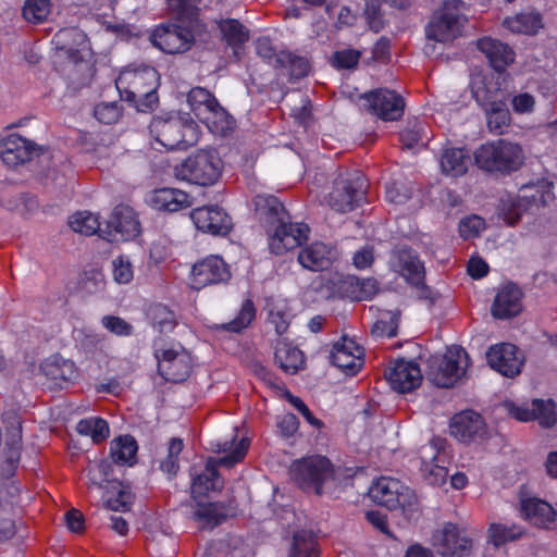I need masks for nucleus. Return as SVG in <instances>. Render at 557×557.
<instances>
[{
  "label": "nucleus",
  "mask_w": 557,
  "mask_h": 557,
  "mask_svg": "<svg viewBox=\"0 0 557 557\" xmlns=\"http://www.w3.org/2000/svg\"><path fill=\"white\" fill-rule=\"evenodd\" d=\"M160 75L153 66L125 67L115 79L121 100L138 112L152 111L158 104Z\"/></svg>",
  "instance_id": "obj_1"
},
{
  "label": "nucleus",
  "mask_w": 557,
  "mask_h": 557,
  "mask_svg": "<svg viewBox=\"0 0 557 557\" xmlns=\"http://www.w3.org/2000/svg\"><path fill=\"white\" fill-rule=\"evenodd\" d=\"M149 131L166 150H186L196 145L200 136L198 124L189 116H154Z\"/></svg>",
  "instance_id": "obj_2"
},
{
  "label": "nucleus",
  "mask_w": 557,
  "mask_h": 557,
  "mask_svg": "<svg viewBox=\"0 0 557 557\" xmlns=\"http://www.w3.org/2000/svg\"><path fill=\"white\" fill-rule=\"evenodd\" d=\"M523 159L520 145L505 139L483 144L474 151V162L479 169L500 175L518 171Z\"/></svg>",
  "instance_id": "obj_3"
},
{
  "label": "nucleus",
  "mask_w": 557,
  "mask_h": 557,
  "mask_svg": "<svg viewBox=\"0 0 557 557\" xmlns=\"http://www.w3.org/2000/svg\"><path fill=\"white\" fill-rule=\"evenodd\" d=\"M223 161L215 149H199L174 166L177 180L212 186L222 175Z\"/></svg>",
  "instance_id": "obj_4"
},
{
  "label": "nucleus",
  "mask_w": 557,
  "mask_h": 557,
  "mask_svg": "<svg viewBox=\"0 0 557 557\" xmlns=\"http://www.w3.org/2000/svg\"><path fill=\"white\" fill-rule=\"evenodd\" d=\"M153 47L168 54H181L189 51L197 41L208 42L211 35L197 34L191 27L170 21L157 25L150 34Z\"/></svg>",
  "instance_id": "obj_5"
},
{
  "label": "nucleus",
  "mask_w": 557,
  "mask_h": 557,
  "mask_svg": "<svg viewBox=\"0 0 557 557\" xmlns=\"http://www.w3.org/2000/svg\"><path fill=\"white\" fill-rule=\"evenodd\" d=\"M293 482L304 492L322 495L324 483L333 478L334 468L329 458L321 455L294 460L289 467Z\"/></svg>",
  "instance_id": "obj_6"
},
{
  "label": "nucleus",
  "mask_w": 557,
  "mask_h": 557,
  "mask_svg": "<svg viewBox=\"0 0 557 557\" xmlns=\"http://www.w3.org/2000/svg\"><path fill=\"white\" fill-rule=\"evenodd\" d=\"M367 188V180L361 172L341 173L329 194V206L336 212H350L366 202Z\"/></svg>",
  "instance_id": "obj_7"
},
{
  "label": "nucleus",
  "mask_w": 557,
  "mask_h": 557,
  "mask_svg": "<svg viewBox=\"0 0 557 557\" xmlns=\"http://www.w3.org/2000/svg\"><path fill=\"white\" fill-rule=\"evenodd\" d=\"M462 7L461 0H445L425 26L426 38L442 44L456 39L467 22Z\"/></svg>",
  "instance_id": "obj_8"
},
{
  "label": "nucleus",
  "mask_w": 557,
  "mask_h": 557,
  "mask_svg": "<svg viewBox=\"0 0 557 557\" xmlns=\"http://www.w3.org/2000/svg\"><path fill=\"white\" fill-rule=\"evenodd\" d=\"M369 496L380 506L389 510H410L417 503L414 492L399 480L381 476L369 488Z\"/></svg>",
  "instance_id": "obj_9"
},
{
  "label": "nucleus",
  "mask_w": 557,
  "mask_h": 557,
  "mask_svg": "<svg viewBox=\"0 0 557 557\" xmlns=\"http://www.w3.org/2000/svg\"><path fill=\"white\" fill-rule=\"evenodd\" d=\"M446 444L445 438L434 436L420 448V470L425 482L434 486H442L448 478L449 456Z\"/></svg>",
  "instance_id": "obj_10"
},
{
  "label": "nucleus",
  "mask_w": 557,
  "mask_h": 557,
  "mask_svg": "<svg viewBox=\"0 0 557 557\" xmlns=\"http://www.w3.org/2000/svg\"><path fill=\"white\" fill-rule=\"evenodd\" d=\"M232 277L230 264L219 255L196 261L190 271V287L200 290L208 286L225 285Z\"/></svg>",
  "instance_id": "obj_11"
},
{
  "label": "nucleus",
  "mask_w": 557,
  "mask_h": 557,
  "mask_svg": "<svg viewBox=\"0 0 557 557\" xmlns=\"http://www.w3.org/2000/svg\"><path fill=\"white\" fill-rule=\"evenodd\" d=\"M310 228L304 222H292L290 216L267 233L270 251L276 256L302 246L309 237Z\"/></svg>",
  "instance_id": "obj_12"
},
{
  "label": "nucleus",
  "mask_w": 557,
  "mask_h": 557,
  "mask_svg": "<svg viewBox=\"0 0 557 557\" xmlns=\"http://www.w3.org/2000/svg\"><path fill=\"white\" fill-rule=\"evenodd\" d=\"M154 357L158 361L159 375L168 382L182 383L191 372V357L182 346L178 349H157Z\"/></svg>",
  "instance_id": "obj_13"
},
{
  "label": "nucleus",
  "mask_w": 557,
  "mask_h": 557,
  "mask_svg": "<svg viewBox=\"0 0 557 557\" xmlns=\"http://www.w3.org/2000/svg\"><path fill=\"white\" fill-rule=\"evenodd\" d=\"M363 106L383 121H398L404 115V98L394 90L379 88L362 96Z\"/></svg>",
  "instance_id": "obj_14"
},
{
  "label": "nucleus",
  "mask_w": 557,
  "mask_h": 557,
  "mask_svg": "<svg viewBox=\"0 0 557 557\" xmlns=\"http://www.w3.org/2000/svg\"><path fill=\"white\" fill-rule=\"evenodd\" d=\"M104 238L109 242H125L140 234V222L136 212L126 205H117L108 222Z\"/></svg>",
  "instance_id": "obj_15"
},
{
  "label": "nucleus",
  "mask_w": 557,
  "mask_h": 557,
  "mask_svg": "<svg viewBox=\"0 0 557 557\" xmlns=\"http://www.w3.org/2000/svg\"><path fill=\"white\" fill-rule=\"evenodd\" d=\"M190 219L198 231L213 236H226L233 230L232 218L216 205L193 209Z\"/></svg>",
  "instance_id": "obj_16"
},
{
  "label": "nucleus",
  "mask_w": 557,
  "mask_h": 557,
  "mask_svg": "<svg viewBox=\"0 0 557 557\" xmlns=\"http://www.w3.org/2000/svg\"><path fill=\"white\" fill-rule=\"evenodd\" d=\"M384 375L389 386L400 394L417 389L423 379L420 366L404 358L392 361Z\"/></svg>",
  "instance_id": "obj_17"
},
{
  "label": "nucleus",
  "mask_w": 557,
  "mask_h": 557,
  "mask_svg": "<svg viewBox=\"0 0 557 557\" xmlns=\"http://www.w3.org/2000/svg\"><path fill=\"white\" fill-rule=\"evenodd\" d=\"M364 349L347 336L341 337L332 346L331 363L346 375H356L364 363Z\"/></svg>",
  "instance_id": "obj_18"
},
{
  "label": "nucleus",
  "mask_w": 557,
  "mask_h": 557,
  "mask_svg": "<svg viewBox=\"0 0 557 557\" xmlns=\"http://www.w3.org/2000/svg\"><path fill=\"white\" fill-rule=\"evenodd\" d=\"M450 433L461 443H472L486 437L487 426L480 413L466 410L451 418Z\"/></svg>",
  "instance_id": "obj_19"
},
{
  "label": "nucleus",
  "mask_w": 557,
  "mask_h": 557,
  "mask_svg": "<svg viewBox=\"0 0 557 557\" xmlns=\"http://www.w3.org/2000/svg\"><path fill=\"white\" fill-rule=\"evenodd\" d=\"M201 0H166L171 20L191 27L195 33L210 34L209 24L203 18Z\"/></svg>",
  "instance_id": "obj_20"
},
{
  "label": "nucleus",
  "mask_w": 557,
  "mask_h": 557,
  "mask_svg": "<svg viewBox=\"0 0 557 557\" xmlns=\"http://www.w3.org/2000/svg\"><path fill=\"white\" fill-rule=\"evenodd\" d=\"M488 366L507 377H513L521 372L522 361L518 357V347L510 343L493 345L486 351Z\"/></svg>",
  "instance_id": "obj_21"
},
{
  "label": "nucleus",
  "mask_w": 557,
  "mask_h": 557,
  "mask_svg": "<svg viewBox=\"0 0 557 557\" xmlns=\"http://www.w3.org/2000/svg\"><path fill=\"white\" fill-rule=\"evenodd\" d=\"M37 145L25 137L12 133L0 141V158L9 168H15L30 161Z\"/></svg>",
  "instance_id": "obj_22"
},
{
  "label": "nucleus",
  "mask_w": 557,
  "mask_h": 557,
  "mask_svg": "<svg viewBox=\"0 0 557 557\" xmlns=\"http://www.w3.org/2000/svg\"><path fill=\"white\" fill-rule=\"evenodd\" d=\"M147 203L156 211L174 213L189 208L193 205V198L178 188L161 187L148 194Z\"/></svg>",
  "instance_id": "obj_23"
},
{
  "label": "nucleus",
  "mask_w": 557,
  "mask_h": 557,
  "mask_svg": "<svg viewBox=\"0 0 557 557\" xmlns=\"http://www.w3.org/2000/svg\"><path fill=\"white\" fill-rule=\"evenodd\" d=\"M237 504L234 500L228 502H197L193 510V519L201 524L202 528L213 529L227 518L236 516Z\"/></svg>",
  "instance_id": "obj_24"
},
{
  "label": "nucleus",
  "mask_w": 557,
  "mask_h": 557,
  "mask_svg": "<svg viewBox=\"0 0 557 557\" xmlns=\"http://www.w3.org/2000/svg\"><path fill=\"white\" fill-rule=\"evenodd\" d=\"M523 293L515 283H507L498 289L491 312L495 319L505 320L518 315L522 310Z\"/></svg>",
  "instance_id": "obj_25"
},
{
  "label": "nucleus",
  "mask_w": 557,
  "mask_h": 557,
  "mask_svg": "<svg viewBox=\"0 0 557 557\" xmlns=\"http://www.w3.org/2000/svg\"><path fill=\"white\" fill-rule=\"evenodd\" d=\"M520 511L524 520L537 528H557V511L545 500L536 497L523 498L520 502Z\"/></svg>",
  "instance_id": "obj_26"
},
{
  "label": "nucleus",
  "mask_w": 557,
  "mask_h": 557,
  "mask_svg": "<svg viewBox=\"0 0 557 557\" xmlns=\"http://www.w3.org/2000/svg\"><path fill=\"white\" fill-rule=\"evenodd\" d=\"M253 205L256 214L265 233L289 218L284 205L273 195H257L253 198Z\"/></svg>",
  "instance_id": "obj_27"
},
{
  "label": "nucleus",
  "mask_w": 557,
  "mask_h": 557,
  "mask_svg": "<svg viewBox=\"0 0 557 557\" xmlns=\"http://www.w3.org/2000/svg\"><path fill=\"white\" fill-rule=\"evenodd\" d=\"M476 48L486 57L490 65L498 74H504L506 67L513 63L516 58V53L509 45L491 37L478 39Z\"/></svg>",
  "instance_id": "obj_28"
},
{
  "label": "nucleus",
  "mask_w": 557,
  "mask_h": 557,
  "mask_svg": "<svg viewBox=\"0 0 557 557\" xmlns=\"http://www.w3.org/2000/svg\"><path fill=\"white\" fill-rule=\"evenodd\" d=\"M440 546L444 557H463L469 555L472 541L463 530L448 522L443 527Z\"/></svg>",
  "instance_id": "obj_29"
},
{
  "label": "nucleus",
  "mask_w": 557,
  "mask_h": 557,
  "mask_svg": "<svg viewBox=\"0 0 557 557\" xmlns=\"http://www.w3.org/2000/svg\"><path fill=\"white\" fill-rule=\"evenodd\" d=\"M504 83L505 77H503V74H498L497 77H484L481 84L472 90L478 104L484 109L507 102L509 94L504 88Z\"/></svg>",
  "instance_id": "obj_30"
},
{
  "label": "nucleus",
  "mask_w": 557,
  "mask_h": 557,
  "mask_svg": "<svg viewBox=\"0 0 557 557\" xmlns=\"http://www.w3.org/2000/svg\"><path fill=\"white\" fill-rule=\"evenodd\" d=\"M334 259L333 249L321 242L310 244L298 253V262L305 269L315 272L330 269Z\"/></svg>",
  "instance_id": "obj_31"
},
{
  "label": "nucleus",
  "mask_w": 557,
  "mask_h": 557,
  "mask_svg": "<svg viewBox=\"0 0 557 557\" xmlns=\"http://www.w3.org/2000/svg\"><path fill=\"white\" fill-rule=\"evenodd\" d=\"M469 356L463 348L456 351H449L442 360L438 373L435 376L436 384L441 387H451L465 374L466 370L461 367L462 361H467Z\"/></svg>",
  "instance_id": "obj_32"
},
{
  "label": "nucleus",
  "mask_w": 557,
  "mask_h": 557,
  "mask_svg": "<svg viewBox=\"0 0 557 557\" xmlns=\"http://www.w3.org/2000/svg\"><path fill=\"white\" fill-rule=\"evenodd\" d=\"M397 267L400 275L411 286L421 285L425 278L424 263L410 248H401L397 251Z\"/></svg>",
  "instance_id": "obj_33"
},
{
  "label": "nucleus",
  "mask_w": 557,
  "mask_h": 557,
  "mask_svg": "<svg viewBox=\"0 0 557 557\" xmlns=\"http://www.w3.org/2000/svg\"><path fill=\"white\" fill-rule=\"evenodd\" d=\"M44 373L60 386L75 382L78 377V369L74 361L60 355L52 356L42 364Z\"/></svg>",
  "instance_id": "obj_34"
},
{
  "label": "nucleus",
  "mask_w": 557,
  "mask_h": 557,
  "mask_svg": "<svg viewBox=\"0 0 557 557\" xmlns=\"http://www.w3.org/2000/svg\"><path fill=\"white\" fill-rule=\"evenodd\" d=\"M275 362L288 374H295L305 368L306 359L304 352L290 343L278 341L274 351Z\"/></svg>",
  "instance_id": "obj_35"
},
{
  "label": "nucleus",
  "mask_w": 557,
  "mask_h": 557,
  "mask_svg": "<svg viewBox=\"0 0 557 557\" xmlns=\"http://www.w3.org/2000/svg\"><path fill=\"white\" fill-rule=\"evenodd\" d=\"M470 160V154L465 148H446L441 154V170L446 176L460 177L467 173Z\"/></svg>",
  "instance_id": "obj_36"
},
{
  "label": "nucleus",
  "mask_w": 557,
  "mask_h": 557,
  "mask_svg": "<svg viewBox=\"0 0 557 557\" xmlns=\"http://www.w3.org/2000/svg\"><path fill=\"white\" fill-rule=\"evenodd\" d=\"M223 483V479L213 461L207 460L203 471L193 479L191 494L194 497L205 496L209 492L220 491Z\"/></svg>",
  "instance_id": "obj_37"
},
{
  "label": "nucleus",
  "mask_w": 557,
  "mask_h": 557,
  "mask_svg": "<svg viewBox=\"0 0 557 557\" xmlns=\"http://www.w3.org/2000/svg\"><path fill=\"white\" fill-rule=\"evenodd\" d=\"M504 26L516 34L535 35L544 27L542 14L537 11L520 12L506 17Z\"/></svg>",
  "instance_id": "obj_38"
},
{
  "label": "nucleus",
  "mask_w": 557,
  "mask_h": 557,
  "mask_svg": "<svg viewBox=\"0 0 557 557\" xmlns=\"http://www.w3.org/2000/svg\"><path fill=\"white\" fill-rule=\"evenodd\" d=\"M138 445L136 440L129 435H121L110 444V457L115 465L132 466L136 460Z\"/></svg>",
  "instance_id": "obj_39"
},
{
  "label": "nucleus",
  "mask_w": 557,
  "mask_h": 557,
  "mask_svg": "<svg viewBox=\"0 0 557 557\" xmlns=\"http://www.w3.org/2000/svg\"><path fill=\"white\" fill-rule=\"evenodd\" d=\"M257 313L252 299L247 298L243 301L236 317L227 322L214 324L211 329L215 332L242 333L255 320Z\"/></svg>",
  "instance_id": "obj_40"
},
{
  "label": "nucleus",
  "mask_w": 557,
  "mask_h": 557,
  "mask_svg": "<svg viewBox=\"0 0 557 557\" xmlns=\"http://www.w3.org/2000/svg\"><path fill=\"white\" fill-rule=\"evenodd\" d=\"M187 102L191 112L200 120L209 111L219 107V101L215 96L203 87L191 88L187 94Z\"/></svg>",
  "instance_id": "obj_41"
},
{
  "label": "nucleus",
  "mask_w": 557,
  "mask_h": 557,
  "mask_svg": "<svg viewBox=\"0 0 557 557\" xmlns=\"http://www.w3.org/2000/svg\"><path fill=\"white\" fill-rule=\"evenodd\" d=\"M201 121L213 134L220 136L228 135L235 127V120L220 103L218 108L202 116Z\"/></svg>",
  "instance_id": "obj_42"
},
{
  "label": "nucleus",
  "mask_w": 557,
  "mask_h": 557,
  "mask_svg": "<svg viewBox=\"0 0 557 557\" xmlns=\"http://www.w3.org/2000/svg\"><path fill=\"white\" fill-rule=\"evenodd\" d=\"M148 318L151 324L160 333H170L177 325V319L174 311L162 304L151 305L148 309Z\"/></svg>",
  "instance_id": "obj_43"
},
{
  "label": "nucleus",
  "mask_w": 557,
  "mask_h": 557,
  "mask_svg": "<svg viewBox=\"0 0 557 557\" xmlns=\"http://www.w3.org/2000/svg\"><path fill=\"white\" fill-rule=\"evenodd\" d=\"M524 533V528L516 523H511L510 525L492 523L488 529V539L495 547H499L508 542L519 540Z\"/></svg>",
  "instance_id": "obj_44"
},
{
  "label": "nucleus",
  "mask_w": 557,
  "mask_h": 557,
  "mask_svg": "<svg viewBox=\"0 0 557 557\" xmlns=\"http://www.w3.org/2000/svg\"><path fill=\"white\" fill-rule=\"evenodd\" d=\"M276 67L287 69L293 78L299 79L310 72V63L306 58L298 57L289 51H280L276 57Z\"/></svg>",
  "instance_id": "obj_45"
},
{
  "label": "nucleus",
  "mask_w": 557,
  "mask_h": 557,
  "mask_svg": "<svg viewBox=\"0 0 557 557\" xmlns=\"http://www.w3.org/2000/svg\"><path fill=\"white\" fill-rule=\"evenodd\" d=\"M77 36L79 34L75 28H62L52 37L55 49L73 63H78L82 60L81 51L71 44V40L74 41Z\"/></svg>",
  "instance_id": "obj_46"
},
{
  "label": "nucleus",
  "mask_w": 557,
  "mask_h": 557,
  "mask_svg": "<svg viewBox=\"0 0 557 557\" xmlns=\"http://www.w3.org/2000/svg\"><path fill=\"white\" fill-rule=\"evenodd\" d=\"M483 110L486 115L488 129L498 135L504 134L511 122V114L507 108V102L487 107Z\"/></svg>",
  "instance_id": "obj_47"
},
{
  "label": "nucleus",
  "mask_w": 557,
  "mask_h": 557,
  "mask_svg": "<svg viewBox=\"0 0 557 557\" xmlns=\"http://www.w3.org/2000/svg\"><path fill=\"white\" fill-rule=\"evenodd\" d=\"M76 430L81 435L90 436L96 444L103 442L110 435L108 422L99 417L82 419Z\"/></svg>",
  "instance_id": "obj_48"
},
{
  "label": "nucleus",
  "mask_w": 557,
  "mask_h": 557,
  "mask_svg": "<svg viewBox=\"0 0 557 557\" xmlns=\"http://www.w3.org/2000/svg\"><path fill=\"white\" fill-rule=\"evenodd\" d=\"M70 227L75 232L86 236L96 234L100 228V221L97 214L88 211H78L70 216Z\"/></svg>",
  "instance_id": "obj_49"
},
{
  "label": "nucleus",
  "mask_w": 557,
  "mask_h": 557,
  "mask_svg": "<svg viewBox=\"0 0 557 557\" xmlns=\"http://www.w3.org/2000/svg\"><path fill=\"white\" fill-rule=\"evenodd\" d=\"M387 0H364L363 16L373 33H380L385 27L384 5Z\"/></svg>",
  "instance_id": "obj_50"
},
{
  "label": "nucleus",
  "mask_w": 557,
  "mask_h": 557,
  "mask_svg": "<svg viewBox=\"0 0 557 557\" xmlns=\"http://www.w3.org/2000/svg\"><path fill=\"white\" fill-rule=\"evenodd\" d=\"M223 38L227 46L236 48L244 45L249 39V33L246 27L234 18H228L220 25Z\"/></svg>",
  "instance_id": "obj_51"
},
{
  "label": "nucleus",
  "mask_w": 557,
  "mask_h": 557,
  "mask_svg": "<svg viewBox=\"0 0 557 557\" xmlns=\"http://www.w3.org/2000/svg\"><path fill=\"white\" fill-rule=\"evenodd\" d=\"M52 9V0H26L22 8L23 17L33 24L47 20Z\"/></svg>",
  "instance_id": "obj_52"
},
{
  "label": "nucleus",
  "mask_w": 557,
  "mask_h": 557,
  "mask_svg": "<svg viewBox=\"0 0 557 557\" xmlns=\"http://www.w3.org/2000/svg\"><path fill=\"white\" fill-rule=\"evenodd\" d=\"M289 557H319L317 541L306 533H295Z\"/></svg>",
  "instance_id": "obj_53"
},
{
  "label": "nucleus",
  "mask_w": 557,
  "mask_h": 557,
  "mask_svg": "<svg viewBox=\"0 0 557 557\" xmlns=\"http://www.w3.org/2000/svg\"><path fill=\"white\" fill-rule=\"evenodd\" d=\"M534 420L542 426L550 428L557 423L556 404L553 399H534L532 401Z\"/></svg>",
  "instance_id": "obj_54"
},
{
  "label": "nucleus",
  "mask_w": 557,
  "mask_h": 557,
  "mask_svg": "<svg viewBox=\"0 0 557 557\" xmlns=\"http://www.w3.org/2000/svg\"><path fill=\"white\" fill-rule=\"evenodd\" d=\"M21 442H22V436H21L20 429L5 441V445L3 448V455H4V462L8 465L10 472H13L20 462L21 449H22Z\"/></svg>",
  "instance_id": "obj_55"
},
{
  "label": "nucleus",
  "mask_w": 557,
  "mask_h": 557,
  "mask_svg": "<svg viewBox=\"0 0 557 557\" xmlns=\"http://www.w3.org/2000/svg\"><path fill=\"white\" fill-rule=\"evenodd\" d=\"M399 320V312H388L386 318H382L374 323L372 334L379 337H395L398 333Z\"/></svg>",
  "instance_id": "obj_56"
},
{
  "label": "nucleus",
  "mask_w": 557,
  "mask_h": 557,
  "mask_svg": "<svg viewBox=\"0 0 557 557\" xmlns=\"http://www.w3.org/2000/svg\"><path fill=\"white\" fill-rule=\"evenodd\" d=\"M292 315L284 306H273L268 312V322L274 327L276 335H284L290 325Z\"/></svg>",
  "instance_id": "obj_57"
},
{
  "label": "nucleus",
  "mask_w": 557,
  "mask_h": 557,
  "mask_svg": "<svg viewBox=\"0 0 557 557\" xmlns=\"http://www.w3.org/2000/svg\"><path fill=\"white\" fill-rule=\"evenodd\" d=\"M112 275L117 284H128L134 277V267L127 256L121 255L112 260Z\"/></svg>",
  "instance_id": "obj_58"
},
{
  "label": "nucleus",
  "mask_w": 557,
  "mask_h": 557,
  "mask_svg": "<svg viewBox=\"0 0 557 557\" xmlns=\"http://www.w3.org/2000/svg\"><path fill=\"white\" fill-rule=\"evenodd\" d=\"M523 211L524 207L518 198H508L500 202L499 215L510 226H513L521 220Z\"/></svg>",
  "instance_id": "obj_59"
},
{
  "label": "nucleus",
  "mask_w": 557,
  "mask_h": 557,
  "mask_svg": "<svg viewBox=\"0 0 557 557\" xmlns=\"http://www.w3.org/2000/svg\"><path fill=\"white\" fill-rule=\"evenodd\" d=\"M247 450L248 444L242 440L231 453L218 459L209 458L208 461H213L216 469L219 467L232 468L245 458Z\"/></svg>",
  "instance_id": "obj_60"
},
{
  "label": "nucleus",
  "mask_w": 557,
  "mask_h": 557,
  "mask_svg": "<svg viewBox=\"0 0 557 557\" xmlns=\"http://www.w3.org/2000/svg\"><path fill=\"white\" fill-rule=\"evenodd\" d=\"M94 116L102 124L116 123L121 116V108L116 102H101L94 109Z\"/></svg>",
  "instance_id": "obj_61"
},
{
  "label": "nucleus",
  "mask_w": 557,
  "mask_h": 557,
  "mask_svg": "<svg viewBox=\"0 0 557 557\" xmlns=\"http://www.w3.org/2000/svg\"><path fill=\"white\" fill-rule=\"evenodd\" d=\"M485 227V221L479 215L472 214L461 219L458 231L459 235L463 239H470L479 236L482 230Z\"/></svg>",
  "instance_id": "obj_62"
},
{
  "label": "nucleus",
  "mask_w": 557,
  "mask_h": 557,
  "mask_svg": "<svg viewBox=\"0 0 557 557\" xmlns=\"http://www.w3.org/2000/svg\"><path fill=\"white\" fill-rule=\"evenodd\" d=\"M423 125L419 122L405 127L399 133V140L404 148L413 149L422 141Z\"/></svg>",
  "instance_id": "obj_63"
},
{
  "label": "nucleus",
  "mask_w": 557,
  "mask_h": 557,
  "mask_svg": "<svg viewBox=\"0 0 557 557\" xmlns=\"http://www.w3.org/2000/svg\"><path fill=\"white\" fill-rule=\"evenodd\" d=\"M385 197L395 205H404L411 198V189L405 184L393 182L386 185Z\"/></svg>",
  "instance_id": "obj_64"
}]
</instances>
